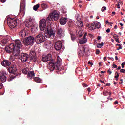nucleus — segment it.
I'll return each mask as SVG.
<instances>
[{
    "label": "nucleus",
    "mask_w": 125,
    "mask_h": 125,
    "mask_svg": "<svg viewBox=\"0 0 125 125\" xmlns=\"http://www.w3.org/2000/svg\"><path fill=\"white\" fill-rule=\"evenodd\" d=\"M46 21L44 19H42L40 21L39 28L43 32L44 31V36L42 34H39L35 37V42L37 44L42 43L43 42L45 41L46 39H49L51 37L55 36V32L52 29L50 25L46 27Z\"/></svg>",
    "instance_id": "obj_1"
},
{
    "label": "nucleus",
    "mask_w": 125,
    "mask_h": 125,
    "mask_svg": "<svg viewBox=\"0 0 125 125\" xmlns=\"http://www.w3.org/2000/svg\"><path fill=\"white\" fill-rule=\"evenodd\" d=\"M62 63V60L58 56L57 58V63H54L53 60H51L48 63V67L51 71H53L56 68H58Z\"/></svg>",
    "instance_id": "obj_2"
},
{
    "label": "nucleus",
    "mask_w": 125,
    "mask_h": 125,
    "mask_svg": "<svg viewBox=\"0 0 125 125\" xmlns=\"http://www.w3.org/2000/svg\"><path fill=\"white\" fill-rule=\"evenodd\" d=\"M22 42L26 46L33 45L35 43V37L30 36L26 37L25 38L21 39Z\"/></svg>",
    "instance_id": "obj_3"
},
{
    "label": "nucleus",
    "mask_w": 125,
    "mask_h": 125,
    "mask_svg": "<svg viewBox=\"0 0 125 125\" xmlns=\"http://www.w3.org/2000/svg\"><path fill=\"white\" fill-rule=\"evenodd\" d=\"M58 18H59V14L57 11L55 10L49 14L46 19V20L48 22H49L50 21H53V20L56 21L58 20Z\"/></svg>",
    "instance_id": "obj_4"
},
{
    "label": "nucleus",
    "mask_w": 125,
    "mask_h": 125,
    "mask_svg": "<svg viewBox=\"0 0 125 125\" xmlns=\"http://www.w3.org/2000/svg\"><path fill=\"white\" fill-rule=\"evenodd\" d=\"M89 51L88 47H84L83 46H80L78 48V52L80 56H84L87 55Z\"/></svg>",
    "instance_id": "obj_5"
},
{
    "label": "nucleus",
    "mask_w": 125,
    "mask_h": 125,
    "mask_svg": "<svg viewBox=\"0 0 125 125\" xmlns=\"http://www.w3.org/2000/svg\"><path fill=\"white\" fill-rule=\"evenodd\" d=\"M7 24L11 29H14V28L17 26L16 19L7 18Z\"/></svg>",
    "instance_id": "obj_6"
},
{
    "label": "nucleus",
    "mask_w": 125,
    "mask_h": 125,
    "mask_svg": "<svg viewBox=\"0 0 125 125\" xmlns=\"http://www.w3.org/2000/svg\"><path fill=\"white\" fill-rule=\"evenodd\" d=\"M17 70L16 66L14 65H11V66L8 68L9 72L12 74L10 79L8 80L9 82H11V81H12L13 79H15V78H16V76H13V75L15 74Z\"/></svg>",
    "instance_id": "obj_7"
},
{
    "label": "nucleus",
    "mask_w": 125,
    "mask_h": 125,
    "mask_svg": "<svg viewBox=\"0 0 125 125\" xmlns=\"http://www.w3.org/2000/svg\"><path fill=\"white\" fill-rule=\"evenodd\" d=\"M26 7V3L25 0H21L20 6V11L22 14V16L25 15V7Z\"/></svg>",
    "instance_id": "obj_8"
},
{
    "label": "nucleus",
    "mask_w": 125,
    "mask_h": 125,
    "mask_svg": "<svg viewBox=\"0 0 125 125\" xmlns=\"http://www.w3.org/2000/svg\"><path fill=\"white\" fill-rule=\"evenodd\" d=\"M29 31L28 29L24 28L19 32V36L21 38H25L29 35Z\"/></svg>",
    "instance_id": "obj_9"
},
{
    "label": "nucleus",
    "mask_w": 125,
    "mask_h": 125,
    "mask_svg": "<svg viewBox=\"0 0 125 125\" xmlns=\"http://www.w3.org/2000/svg\"><path fill=\"white\" fill-rule=\"evenodd\" d=\"M19 59L21 60L23 63H25V62L28 61V59H29V55L27 53L22 54L19 57Z\"/></svg>",
    "instance_id": "obj_10"
},
{
    "label": "nucleus",
    "mask_w": 125,
    "mask_h": 125,
    "mask_svg": "<svg viewBox=\"0 0 125 125\" xmlns=\"http://www.w3.org/2000/svg\"><path fill=\"white\" fill-rule=\"evenodd\" d=\"M14 48V43H11L9 46H7L5 48V50L7 53L12 52Z\"/></svg>",
    "instance_id": "obj_11"
},
{
    "label": "nucleus",
    "mask_w": 125,
    "mask_h": 125,
    "mask_svg": "<svg viewBox=\"0 0 125 125\" xmlns=\"http://www.w3.org/2000/svg\"><path fill=\"white\" fill-rule=\"evenodd\" d=\"M29 55L30 56V60L32 61V62H36V61H37V56L36 52L31 51L30 52Z\"/></svg>",
    "instance_id": "obj_12"
},
{
    "label": "nucleus",
    "mask_w": 125,
    "mask_h": 125,
    "mask_svg": "<svg viewBox=\"0 0 125 125\" xmlns=\"http://www.w3.org/2000/svg\"><path fill=\"white\" fill-rule=\"evenodd\" d=\"M14 47L16 48H19L20 49V48H22V46H23L21 41H20V40L18 39L15 40V43H14Z\"/></svg>",
    "instance_id": "obj_13"
},
{
    "label": "nucleus",
    "mask_w": 125,
    "mask_h": 125,
    "mask_svg": "<svg viewBox=\"0 0 125 125\" xmlns=\"http://www.w3.org/2000/svg\"><path fill=\"white\" fill-rule=\"evenodd\" d=\"M51 60V54H48L47 55H43L42 57V61L43 62H47Z\"/></svg>",
    "instance_id": "obj_14"
},
{
    "label": "nucleus",
    "mask_w": 125,
    "mask_h": 125,
    "mask_svg": "<svg viewBox=\"0 0 125 125\" xmlns=\"http://www.w3.org/2000/svg\"><path fill=\"white\" fill-rule=\"evenodd\" d=\"M33 20L32 18H29L28 19L26 20L25 24L26 27L27 28H30L33 26V22L32 21Z\"/></svg>",
    "instance_id": "obj_15"
},
{
    "label": "nucleus",
    "mask_w": 125,
    "mask_h": 125,
    "mask_svg": "<svg viewBox=\"0 0 125 125\" xmlns=\"http://www.w3.org/2000/svg\"><path fill=\"white\" fill-rule=\"evenodd\" d=\"M64 30L62 29L61 28H58L57 29V36L59 37V38H63L64 37Z\"/></svg>",
    "instance_id": "obj_16"
},
{
    "label": "nucleus",
    "mask_w": 125,
    "mask_h": 125,
    "mask_svg": "<svg viewBox=\"0 0 125 125\" xmlns=\"http://www.w3.org/2000/svg\"><path fill=\"white\" fill-rule=\"evenodd\" d=\"M61 41L57 42L55 44V48L56 50H60L62 48V45Z\"/></svg>",
    "instance_id": "obj_17"
},
{
    "label": "nucleus",
    "mask_w": 125,
    "mask_h": 125,
    "mask_svg": "<svg viewBox=\"0 0 125 125\" xmlns=\"http://www.w3.org/2000/svg\"><path fill=\"white\" fill-rule=\"evenodd\" d=\"M20 49L18 48H15L14 47V48L13 49V55L14 56H18L20 53Z\"/></svg>",
    "instance_id": "obj_18"
},
{
    "label": "nucleus",
    "mask_w": 125,
    "mask_h": 125,
    "mask_svg": "<svg viewBox=\"0 0 125 125\" xmlns=\"http://www.w3.org/2000/svg\"><path fill=\"white\" fill-rule=\"evenodd\" d=\"M52 43L50 41L46 42L44 44V48L47 49H50V48L52 47Z\"/></svg>",
    "instance_id": "obj_19"
},
{
    "label": "nucleus",
    "mask_w": 125,
    "mask_h": 125,
    "mask_svg": "<svg viewBox=\"0 0 125 125\" xmlns=\"http://www.w3.org/2000/svg\"><path fill=\"white\" fill-rule=\"evenodd\" d=\"M68 20L67 18L62 17L60 19V23L62 25H66Z\"/></svg>",
    "instance_id": "obj_20"
},
{
    "label": "nucleus",
    "mask_w": 125,
    "mask_h": 125,
    "mask_svg": "<svg viewBox=\"0 0 125 125\" xmlns=\"http://www.w3.org/2000/svg\"><path fill=\"white\" fill-rule=\"evenodd\" d=\"M85 36V34H84L83 37L79 41V43L80 44H84V43L87 42V39H86Z\"/></svg>",
    "instance_id": "obj_21"
},
{
    "label": "nucleus",
    "mask_w": 125,
    "mask_h": 125,
    "mask_svg": "<svg viewBox=\"0 0 125 125\" xmlns=\"http://www.w3.org/2000/svg\"><path fill=\"white\" fill-rule=\"evenodd\" d=\"M1 65L4 67H8L9 66H10V65H11V62H10L9 61L4 60L2 62Z\"/></svg>",
    "instance_id": "obj_22"
},
{
    "label": "nucleus",
    "mask_w": 125,
    "mask_h": 125,
    "mask_svg": "<svg viewBox=\"0 0 125 125\" xmlns=\"http://www.w3.org/2000/svg\"><path fill=\"white\" fill-rule=\"evenodd\" d=\"M0 81H1L2 83L6 82V76L3 74H1L0 76Z\"/></svg>",
    "instance_id": "obj_23"
},
{
    "label": "nucleus",
    "mask_w": 125,
    "mask_h": 125,
    "mask_svg": "<svg viewBox=\"0 0 125 125\" xmlns=\"http://www.w3.org/2000/svg\"><path fill=\"white\" fill-rule=\"evenodd\" d=\"M7 42H8V39L7 38H4L0 42V43L3 46L5 45Z\"/></svg>",
    "instance_id": "obj_24"
},
{
    "label": "nucleus",
    "mask_w": 125,
    "mask_h": 125,
    "mask_svg": "<svg viewBox=\"0 0 125 125\" xmlns=\"http://www.w3.org/2000/svg\"><path fill=\"white\" fill-rule=\"evenodd\" d=\"M28 78L32 79L35 77V72L34 71H29L27 75Z\"/></svg>",
    "instance_id": "obj_25"
},
{
    "label": "nucleus",
    "mask_w": 125,
    "mask_h": 125,
    "mask_svg": "<svg viewBox=\"0 0 125 125\" xmlns=\"http://www.w3.org/2000/svg\"><path fill=\"white\" fill-rule=\"evenodd\" d=\"M77 25L79 28H82L83 26V21L78 20L77 21Z\"/></svg>",
    "instance_id": "obj_26"
},
{
    "label": "nucleus",
    "mask_w": 125,
    "mask_h": 125,
    "mask_svg": "<svg viewBox=\"0 0 125 125\" xmlns=\"http://www.w3.org/2000/svg\"><path fill=\"white\" fill-rule=\"evenodd\" d=\"M95 27H93V29H99L101 28V24L100 22H95Z\"/></svg>",
    "instance_id": "obj_27"
},
{
    "label": "nucleus",
    "mask_w": 125,
    "mask_h": 125,
    "mask_svg": "<svg viewBox=\"0 0 125 125\" xmlns=\"http://www.w3.org/2000/svg\"><path fill=\"white\" fill-rule=\"evenodd\" d=\"M34 81H35L36 83H41L42 82V80L39 77L34 78Z\"/></svg>",
    "instance_id": "obj_28"
},
{
    "label": "nucleus",
    "mask_w": 125,
    "mask_h": 125,
    "mask_svg": "<svg viewBox=\"0 0 125 125\" xmlns=\"http://www.w3.org/2000/svg\"><path fill=\"white\" fill-rule=\"evenodd\" d=\"M40 7V5L39 4H37V5L34 6L33 9L35 10V11H37L38 10V8Z\"/></svg>",
    "instance_id": "obj_29"
},
{
    "label": "nucleus",
    "mask_w": 125,
    "mask_h": 125,
    "mask_svg": "<svg viewBox=\"0 0 125 125\" xmlns=\"http://www.w3.org/2000/svg\"><path fill=\"white\" fill-rule=\"evenodd\" d=\"M22 73L24 75H27L28 74V69L24 68L22 69Z\"/></svg>",
    "instance_id": "obj_30"
},
{
    "label": "nucleus",
    "mask_w": 125,
    "mask_h": 125,
    "mask_svg": "<svg viewBox=\"0 0 125 125\" xmlns=\"http://www.w3.org/2000/svg\"><path fill=\"white\" fill-rule=\"evenodd\" d=\"M104 44L103 43V42H102L101 44L99 43V44H97V47L98 48H101V47H102V46H103V45Z\"/></svg>",
    "instance_id": "obj_31"
},
{
    "label": "nucleus",
    "mask_w": 125,
    "mask_h": 125,
    "mask_svg": "<svg viewBox=\"0 0 125 125\" xmlns=\"http://www.w3.org/2000/svg\"><path fill=\"white\" fill-rule=\"evenodd\" d=\"M90 27L92 30H95V28H94V27H95V22H94L92 23H91Z\"/></svg>",
    "instance_id": "obj_32"
},
{
    "label": "nucleus",
    "mask_w": 125,
    "mask_h": 125,
    "mask_svg": "<svg viewBox=\"0 0 125 125\" xmlns=\"http://www.w3.org/2000/svg\"><path fill=\"white\" fill-rule=\"evenodd\" d=\"M108 93H109V92H108V91H104L103 93V95H104V96H108Z\"/></svg>",
    "instance_id": "obj_33"
},
{
    "label": "nucleus",
    "mask_w": 125,
    "mask_h": 125,
    "mask_svg": "<svg viewBox=\"0 0 125 125\" xmlns=\"http://www.w3.org/2000/svg\"><path fill=\"white\" fill-rule=\"evenodd\" d=\"M42 6L43 8H47V5L46 4H42Z\"/></svg>",
    "instance_id": "obj_34"
},
{
    "label": "nucleus",
    "mask_w": 125,
    "mask_h": 125,
    "mask_svg": "<svg viewBox=\"0 0 125 125\" xmlns=\"http://www.w3.org/2000/svg\"><path fill=\"white\" fill-rule=\"evenodd\" d=\"M71 40L74 42V41L76 40V36H75L74 35H71Z\"/></svg>",
    "instance_id": "obj_35"
},
{
    "label": "nucleus",
    "mask_w": 125,
    "mask_h": 125,
    "mask_svg": "<svg viewBox=\"0 0 125 125\" xmlns=\"http://www.w3.org/2000/svg\"><path fill=\"white\" fill-rule=\"evenodd\" d=\"M107 10V7L104 6V7H102V9H101V11L102 12H103V11H104V10Z\"/></svg>",
    "instance_id": "obj_36"
},
{
    "label": "nucleus",
    "mask_w": 125,
    "mask_h": 125,
    "mask_svg": "<svg viewBox=\"0 0 125 125\" xmlns=\"http://www.w3.org/2000/svg\"><path fill=\"white\" fill-rule=\"evenodd\" d=\"M120 77V74L118 72H115V78H119Z\"/></svg>",
    "instance_id": "obj_37"
},
{
    "label": "nucleus",
    "mask_w": 125,
    "mask_h": 125,
    "mask_svg": "<svg viewBox=\"0 0 125 125\" xmlns=\"http://www.w3.org/2000/svg\"><path fill=\"white\" fill-rule=\"evenodd\" d=\"M120 4H122V2H119V3H118V4H116V5L117 6V8H119V9L121 8V7L120 6Z\"/></svg>",
    "instance_id": "obj_38"
},
{
    "label": "nucleus",
    "mask_w": 125,
    "mask_h": 125,
    "mask_svg": "<svg viewBox=\"0 0 125 125\" xmlns=\"http://www.w3.org/2000/svg\"><path fill=\"white\" fill-rule=\"evenodd\" d=\"M88 64H89V65H91V66H93V63H92L91 62H90V61H88Z\"/></svg>",
    "instance_id": "obj_39"
},
{
    "label": "nucleus",
    "mask_w": 125,
    "mask_h": 125,
    "mask_svg": "<svg viewBox=\"0 0 125 125\" xmlns=\"http://www.w3.org/2000/svg\"><path fill=\"white\" fill-rule=\"evenodd\" d=\"M78 34L80 37H82L83 36V34L82 33V31H79Z\"/></svg>",
    "instance_id": "obj_40"
},
{
    "label": "nucleus",
    "mask_w": 125,
    "mask_h": 125,
    "mask_svg": "<svg viewBox=\"0 0 125 125\" xmlns=\"http://www.w3.org/2000/svg\"><path fill=\"white\" fill-rule=\"evenodd\" d=\"M61 11L62 13H66L67 12V11H66V10H64V9H62Z\"/></svg>",
    "instance_id": "obj_41"
},
{
    "label": "nucleus",
    "mask_w": 125,
    "mask_h": 125,
    "mask_svg": "<svg viewBox=\"0 0 125 125\" xmlns=\"http://www.w3.org/2000/svg\"><path fill=\"white\" fill-rule=\"evenodd\" d=\"M100 53V51L99 50L97 49V50H96V54H99Z\"/></svg>",
    "instance_id": "obj_42"
},
{
    "label": "nucleus",
    "mask_w": 125,
    "mask_h": 125,
    "mask_svg": "<svg viewBox=\"0 0 125 125\" xmlns=\"http://www.w3.org/2000/svg\"><path fill=\"white\" fill-rule=\"evenodd\" d=\"M113 68H114V69H117V68H118V66H117V65L116 64H113Z\"/></svg>",
    "instance_id": "obj_43"
},
{
    "label": "nucleus",
    "mask_w": 125,
    "mask_h": 125,
    "mask_svg": "<svg viewBox=\"0 0 125 125\" xmlns=\"http://www.w3.org/2000/svg\"><path fill=\"white\" fill-rule=\"evenodd\" d=\"M113 37L114 38V39H118V35H117L116 34H114Z\"/></svg>",
    "instance_id": "obj_44"
},
{
    "label": "nucleus",
    "mask_w": 125,
    "mask_h": 125,
    "mask_svg": "<svg viewBox=\"0 0 125 125\" xmlns=\"http://www.w3.org/2000/svg\"><path fill=\"white\" fill-rule=\"evenodd\" d=\"M3 85H2V83H0V89H1L2 88Z\"/></svg>",
    "instance_id": "obj_45"
},
{
    "label": "nucleus",
    "mask_w": 125,
    "mask_h": 125,
    "mask_svg": "<svg viewBox=\"0 0 125 125\" xmlns=\"http://www.w3.org/2000/svg\"><path fill=\"white\" fill-rule=\"evenodd\" d=\"M120 72H121V73H125V70L124 69H121L120 70Z\"/></svg>",
    "instance_id": "obj_46"
},
{
    "label": "nucleus",
    "mask_w": 125,
    "mask_h": 125,
    "mask_svg": "<svg viewBox=\"0 0 125 125\" xmlns=\"http://www.w3.org/2000/svg\"><path fill=\"white\" fill-rule=\"evenodd\" d=\"M125 62H123L121 65H122V68H125Z\"/></svg>",
    "instance_id": "obj_47"
},
{
    "label": "nucleus",
    "mask_w": 125,
    "mask_h": 125,
    "mask_svg": "<svg viewBox=\"0 0 125 125\" xmlns=\"http://www.w3.org/2000/svg\"><path fill=\"white\" fill-rule=\"evenodd\" d=\"M106 33H109V32H111V29H110V28L107 29L106 30Z\"/></svg>",
    "instance_id": "obj_48"
},
{
    "label": "nucleus",
    "mask_w": 125,
    "mask_h": 125,
    "mask_svg": "<svg viewBox=\"0 0 125 125\" xmlns=\"http://www.w3.org/2000/svg\"><path fill=\"white\" fill-rule=\"evenodd\" d=\"M107 73L109 74V75H111V74H112V71L108 70Z\"/></svg>",
    "instance_id": "obj_49"
},
{
    "label": "nucleus",
    "mask_w": 125,
    "mask_h": 125,
    "mask_svg": "<svg viewBox=\"0 0 125 125\" xmlns=\"http://www.w3.org/2000/svg\"><path fill=\"white\" fill-rule=\"evenodd\" d=\"M100 82H101V83H104V84H105V82H104V81H102V80H100Z\"/></svg>",
    "instance_id": "obj_50"
},
{
    "label": "nucleus",
    "mask_w": 125,
    "mask_h": 125,
    "mask_svg": "<svg viewBox=\"0 0 125 125\" xmlns=\"http://www.w3.org/2000/svg\"><path fill=\"white\" fill-rule=\"evenodd\" d=\"M83 86H85V87H87V85L85 84V83H83Z\"/></svg>",
    "instance_id": "obj_51"
},
{
    "label": "nucleus",
    "mask_w": 125,
    "mask_h": 125,
    "mask_svg": "<svg viewBox=\"0 0 125 125\" xmlns=\"http://www.w3.org/2000/svg\"><path fill=\"white\" fill-rule=\"evenodd\" d=\"M119 103V102L118 101H116L114 103L115 105H117Z\"/></svg>",
    "instance_id": "obj_52"
},
{
    "label": "nucleus",
    "mask_w": 125,
    "mask_h": 125,
    "mask_svg": "<svg viewBox=\"0 0 125 125\" xmlns=\"http://www.w3.org/2000/svg\"><path fill=\"white\" fill-rule=\"evenodd\" d=\"M116 42L118 43H120V41L119 40V39H117L116 40Z\"/></svg>",
    "instance_id": "obj_53"
},
{
    "label": "nucleus",
    "mask_w": 125,
    "mask_h": 125,
    "mask_svg": "<svg viewBox=\"0 0 125 125\" xmlns=\"http://www.w3.org/2000/svg\"><path fill=\"white\" fill-rule=\"evenodd\" d=\"M123 48V47L120 46L119 48H117V50H120V49H122Z\"/></svg>",
    "instance_id": "obj_54"
},
{
    "label": "nucleus",
    "mask_w": 125,
    "mask_h": 125,
    "mask_svg": "<svg viewBox=\"0 0 125 125\" xmlns=\"http://www.w3.org/2000/svg\"><path fill=\"white\" fill-rule=\"evenodd\" d=\"M1 2H2L3 3L5 2V1H6L7 0H0Z\"/></svg>",
    "instance_id": "obj_55"
},
{
    "label": "nucleus",
    "mask_w": 125,
    "mask_h": 125,
    "mask_svg": "<svg viewBox=\"0 0 125 125\" xmlns=\"http://www.w3.org/2000/svg\"><path fill=\"white\" fill-rule=\"evenodd\" d=\"M104 61H107V57H104Z\"/></svg>",
    "instance_id": "obj_56"
},
{
    "label": "nucleus",
    "mask_w": 125,
    "mask_h": 125,
    "mask_svg": "<svg viewBox=\"0 0 125 125\" xmlns=\"http://www.w3.org/2000/svg\"><path fill=\"white\" fill-rule=\"evenodd\" d=\"M105 73H106V71H101V74H105Z\"/></svg>",
    "instance_id": "obj_57"
},
{
    "label": "nucleus",
    "mask_w": 125,
    "mask_h": 125,
    "mask_svg": "<svg viewBox=\"0 0 125 125\" xmlns=\"http://www.w3.org/2000/svg\"><path fill=\"white\" fill-rule=\"evenodd\" d=\"M116 45L118 46H122V44H117Z\"/></svg>",
    "instance_id": "obj_58"
},
{
    "label": "nucleus",
    "mask_w": 125,
    "mask_h": 125,
    "mask_svg": "<svg viewBox=\"0 0 125 125\" xmlns=\"http://www.w3.org/2000/svg\"><path fill=\"white\" fill-rule=\"evenodd\" d=\"M108 58H109V59H111V60H114V58L113 57H108Z\"/></svg>",
    "instance_id": "obj_59"
},
{
    "label": "nucleus",
    "mask_w": 125,
    "mask_h": 125,
    "mask_svg": "<svg viewBox=\"0 0 125 125\" xmlns=\"http://www.w3.org/2000/svg\"><path fill=\"white\" fill-rule=\"evenodd\" d=\"M98 40H101V36H98Z\"/></svg>",
    "instance_id": "obj_60"
},
{
    "label": "nucleus",
    "mask_w": 125,
    "mask_h": 125,
    "mask_svg": "<svg viewBox=\"0 0 125 125\" xmlns=\"http://www.w3.org/2000/svg\"><path fill=\"white\" fill-rule=\"evenodd\" d=\"M106 24H109V21L108 20L106 21Z\"/></svg>",
    "instance_id": "obj_61"
},
{
    "label": "nucleus",
    "mask_w": 125,
    "mask_h": 125,
    "mask_svg": "<svg viewBox=\"0 0 125 125\" xmlns=\"http://www.w3.org/2000/svg\"><path fill=\"white\" fill-rule=\"evenodd\" d=\"M117 70H121V66H119L117 68Z\"/></svg>",
    "instance_id": "obj_62"
},
{
    "label": "nucleus",
    "mask_w": 125,
    "mask_h": 125,
    "mask_svg": "<svg viewBox=\"0 0 125 125\" xmlns=\"http://www.w3.org/2000/svg\"><path fill=\"white\" fill-rule=\"evenodd\" d=\"M119 24L120 25V26H124V24L122 23H120Z\"/></svg>",
    "instance_id": "obj_63"
},
{
    "label": "nucleus",
    "mask_w": 125,
    "mask_h": 125,
    "mask_svg": "<svg viewBox=\"0 0 125 125\" xmlns=\"http://www.w3.org/2000/svg\"><path fill=\"white\" fill-rule=\"evenodd\" d=\"M88 91L89 92H90V88H88Z\"/></svg>",
    "instance_id": "obj_64"
}]
</instances>
